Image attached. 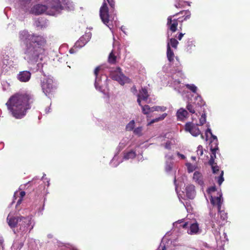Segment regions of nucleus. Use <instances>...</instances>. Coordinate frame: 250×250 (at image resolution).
<instances>
[{"label": "nucleus", "mask_w": 250, "mask_h": 250, "mask_svg": "<svg viewBox=\"0 0 250 250\" xmlns=\"http://www.w3.org/2000/svg\"><path fill=\"white\" fill-rule=\"evenodd\" d=\"M19 38L25 45L24 54L28 61L31 63L38 62L46 43L45 38L42 35L30 34L26 30L21 31Z\"/></svg>", "instance_id": "nucleus-1"}, {"label": "nucleus", "mask_w": 250, "mask_h": 250, "mask_svg": "<svg viewBox=\"0 0 250 250\" xmlns=\"http://www.w3.org/2000/svg\"><path fill=\"white\" fill-rule=\"evenodd\" d=\"M35 102L33 95L27 93H16L10 96L6 105L16 119H22Z\"/></svg>", "instance_id": "nucleus-2"}, {"label": "nucleus", "mask_w": 250, "mask_h": 250, "mask_svg": "<svg viewBox=\"0 0 250 250\" xmlns=\"http://www.w3.org/2000/svg\"><path fill=\"white\" fill-rule=\"evenodd\" d=\"M191 17L190 11H181L173 15L169 16L167 18V25L168 29L172 32H175L177 30L178 24L180 25V30H182L183 22L184 21L188 20Z\"/></svg>", "instance_id": "nucleus-3"}, {"label": "nucleus", "mask_w": 250, "mask_h": 250, "mask_svg": "<svg viewBox=\"0 0 250 250\" xmlns=\"http://www.w3.org/2000/svg\"><path fill=\"white\" fill-rule=\"evenodd\" d=\"M107 2L110 6V12L112 13L115 11L116 1L115 0H104L102 6L100 9V18L103 23L106 25L109 23L110 18L112 16V14L110 15L109 14V8Z\"/></svg>", "instance_id": "nucleus-4"}, {"label": "nucleus", "mask_w": 250, "mask_h": 250, "mask_svg": "<svg viewBox=\"0 0 250 250\" xmlns=\"http://www.w3.org/2000/svg\"><path fill=\"white\" fill-rule=\"evenodd\" d=\"M42 91L49 98H53L57 91V86L52 78L47 77L41 82Z\"/></svg>", "instance_id": "nucleus-5"}, {"label": "nucleus", "mask_w": 250, "mask_h": 250, "mask_svg": "<svg viewBox=\"0 0 250 250\" xmlns=\"http://www.w3.org/2000/svg\"><path fill=\"white\" fill-rule=\"evenodd\" d=\"M110 77L112 80L117 81L122 85L130 81L129 78L125 76L123 74L120 67H117L114 71H112L110 73Z\"/></svg>", "instance_id": "nucleus-6"}, {"label": "nucleus", "mask_w": 250, "mask_h": 250, "mask_svg": "<svg viewBox=\"0 0 250 250\" xmlns=\"http://www.w3.org/2000/svg\"><path fill=\"white\" fill-rule=\"evenodd\" d=\"M198 125V124L195 125L193 123H191V122H188V123H187L185 125V129L186 131L189 132L193 136L196 137L201 133Z\"/></svg>", "instance_id": "nucleus-7"}, {"label": "nucleus", "mask_w": 250, "mask_h": 250, "mask_svg": "<svg viewBox=\"0 0 250 250\" xmlns=\"http://www.w3.org/2000/svg\"><path fill=\"white\" fill-rule=\"evenodd\" d=\"M220 215V219L217 220L215 218V215L213 217H212L211 222H212V227L215 228V224L218 225L219 226H222V225H224L225 221L228 219V214L226 212H224V211H222L221 209H220V211L219 212Z\"/></svg>", "instance_id": "nucleus-8"}, {"label": "nucleus", "mask_w": 250, "mask_h": 250, "mask_svg": "<svg viewBox=\"0 0 250 250\" xmlns=\"http://www.w3.org/2000/svg\"><path fill=\"white\" fill-rule=\"evenodd\" d=\"M213 144H214V146H213ZM213 144H211L210 146V150L212 153L210 155V160L208 161L209 165L211 166L215 162L214 160L216 157V151L218 150V143H214Z\"/></svg>", "instance_id": "nucleus-9"}, {"label": "nucleus", "mask_w": 250, "mask_h": 250, "mask_svg": "<svg viewBox=\"0 0 250 250\" xmlns=\"http://www.w3.org/2000/svg\"><path fill=\"white\" fill-rule=\"evenodd\" d=\"M31 76V73L29 71H22L18 74L17 79L21 82H26L30 80Z\"/></svg>", "instance_id": "nucleus-10"}, {"label": "nucleus", "mask_w": 250, "mask_h": 250, "mask_svg": "<svg viewBox=\"0 0 250 250\" xmlns=\"http://www.w3.org/2000/svg\"><path fill=\"white\" fill-rule=\"evenodd\" d=\"M22 218H20V217H10L9 215L7 218V220L8 223V225L11 228L16 227L19 222L21 221Z\"/></svg>", "instance_id": "nucleus-11"}, {"label": "nucleus", "mask_w": 250, "mask_h": 250, "mask_svg": "<svg viewBox=\"0 0 250 250\" xmlns=\"http://www.w3.org/2000/svg\"><path fill=\"white\" fill-rule=\"evenodd\" d=\"M47 7L45 5H42V4H37L34 6L33 11L35 14L40 15L44 13L47 10Z\"/></svg>", "instance_id": "nucleus-12"}, {"label": "nucleus", "mask_w": 250, "mask_h": 250, "mask_svg": "<svg viewBox=\"0 0 250 250\" xmlns=\"http://www.w3.org/2000/svg\"><path fill=\"white\" fill-rule=\"evenodd\" d=\"M186 195L188 198H193L195 195V187L193 185H188L186 188Z\"/></svg>", "instance_id": "nucleus-13"}, {"label": "nucleus", "mask_w": 250, "mask_h": 250, "mask_svg": "<svg viewBox=\"0 0 250 250\" xmlns=\"http://www.w3.org/2000/svg\"><path fill=\"white\" fill-rule=\"evenodd\" d=\"M222 196H217L216 197H213L211 196L210 198L211 204L213 205H217L218 208V211H220L221 208V205L222 204V201L221 200Z\"/></svg>", "instance_id": "nucleus-14"}, {"label": "nucleus", "mask_w": 250, "mask_h": 250, "mask_svg": "<svg viewBox=\"0 0 250 250\" xmlns=\"http://www.w3.org/2000/svg\"><path fill=\"white\" fill-rule=\"evenodd\" d=\"M193 109L194 113L196 111H198L200 108H201L202 105H204V102H203L201 97H197L195 99V101L193 102Z\"/></svg>", "instance_id": "nucleus-15"}, {"label": "nucleus", "mask_w": 250, "mask_h": 250, "mask_svg": "<svg viewBox=\"0 0 250 250\" xmlns=\"http://www.w3.org/2000/svg\"><path fill=\"white\" fill-rule=\"evenodd\" d=\"M188 115V112L185 108H181L177 112V117L179 120H184Z\"/></svg>", "instance_id": "nucleus-16"}, {"label": "nucleus", "mask_w": 250, "mask_h": 250, "mask_svg": "<svg viewBox=\"0 0 250 250\" xmlns=\"http://www.w3.org/2000/svg\"><path fill=\"white\" fill-rule=\"evenodd\" d=\"M193 179L198 184L200 185V186H203L204 183L203 175L201 172H198V171H196L194 172Z\"/></svg>", "instance_id": "nucleus-17"}, {"label": "nucleus", "mask_w": 250, "mask_h": 250, "mask_svg": "<svg viewBox=\"0 0 250 250\" xmlns=\"http://www.w3.org/2000/svg\"><path fill=\"white\" fill-rule=\"evenodd\" d=\"M167 56L170 62H172V61H173L174 53L170 48V44L169 42H168L167 44Z\"/></svg>", "instance_id": "nucleus-18"}, {"label": "nucleus", "mask_w": 250, "mask_h": 250, "mask_svg": "<svg viewBox=\"0 0 250 250\" xmlns=\"http://www.w3.org/2000/svg\"><path fill=\"white\" fill-rule=\"evenodd\" d=\"M139 91L142 100L145 101H147L148 98L149 97L147 89L146 88V87H142Z\"/></svg>", "instance_id": "nucleus-19"}, {"label": "nucleus", "mask_w": 250, "mask_h": 250, "mask_svg": "<svg viewBox=\"0 0 250 250\" xmlns=\"http://www.w3.org/2000/svg\"><path fill=\"white\" fill-rule=\"evenodd\" d=\"M186 5H190V4L188 1L184 0H176L175 6L177 8H182V7H185Z\"/></svg>", "instance_id": "nucleus-20"}, {"label": "nucleus", "mask_w": 250, "mask_h": 250, "mask_svg": "<svg viewBox=\"0 0 250 250\" xmlns=\"http://www.w3.org/2000/svg\"><path fill=\"white\" fill-rule=\"evenodd\" d=\"M199 230V227L197 223H196L195 224H190L189 226V231H188V233L189 234L197 233V232H198Z\"/></svg>", "instance_id": "nucleus-21"}, {"label": "nucleus", "mask_w": 250, "mask_h": 250, "mask_svg": "<svg viewBox=\"0 0 250 250\" xmlns=\"http://www.w3.org/2000/svg\"><path fill=\"white\" fill-rule=\"evenodd\" d=\"M117 59V56L115 55L114 51L110 52L108 58V62L110 64H115Z\"/></svg>", "instance_id": "nucleus-22"}, {"label": "nucleus", "mask_w": 250, "mask_h": 250, "mask_svg": "<svg viewBox=\"0 0 250 250\" xmlns=\"http://www.w3.org/2000/svg\"><path fill=\"white\" fill-rule=\"evenodd\" d=\"M167 113H164L159 117H157L156 118L153 119L152 120H151L150 122L147 124V125H152V124L154 123V122H159V121L163 120V119H164L165 118L167 117Z\"/></svg>", "instance_id": "nucleus-23"}, {"label": "nucleus", "mask_w": 250, "mask_h": 250, "mask_svg": "<svg viewBox=\"0 0 250 250\" xmlns=\"http://www.w3.org/2000/svg\"><path fill=\"white\" fill-rule=\"evenodd\" d=\"M136 156V153L135 151H129L128 152L125 153L124 155V158L125 159H134Z\"/></svg>", "instance_id": "nucleus-24"}, {"label": "nucleus", "mask_w": 250, "mask_h": 250, "mask_svg": "<svg viewBox=\"0 0 250 250\" xmlns=\"http://www.w3.org/2000/svg\"><path fill=\"white\" fill-rule=\"evenodd\" d=\"M142 110L144 114H149L151 112H153L152 107H150L148 105H142Z\"/></svg>", "instance_id": "nucleus-25"}, {"label": "nucleus", "mask_w": 250, "mask_h": 250, "mask_svg": "<svg viewBox=\"0 0 250 250\" xmlns=\"http://www.w3.org/2000/svg\"><path fill=\"white\" fill-rule=\"evenodd\" d=\"M21 217H22V219H21V221L19 223L20 225L26 226V225H29L30 224L31 218H29V217L21 216Z\"/></svg>", "instance_id": "nucleus-26"}, {"label": "nucleus", "mask_w": 250, "mask_h": 250, "mask_svg": "<svg viewBox=\"0 0 250 250\" xmlns=\"http://www.w3.org/2000/svg\"><path fill=\"white\" fill-rule=\"evenodd\" d=\"M135 125L134 120H131L125 126V129L127 131L133 130Z\"/></svg>", "instance_id": "nucleus-27"}, {"label": "nucleus", "mask_w": 250, "mask_h": 250, "mask_svg": "<svg viewBox=\"0 0 250 250\" xmlns=\"http://www.w3.org/2000/svg\"><path fill=\"white\" fill-rule=\"evenodd\" d=\"M167 108L166 106H160V105H154V106H152V112L155 111H166Z\"/></svg>", "instance_id": "nucleus-28"}, {"label": "nucleus", "mask_w": 250, "mask_h": 250, "mask_svg": "<svg viewBox=\"0 0 250 250\" xmlns=\"http://www.w3.org/2000/svg\"><path fill=\"white\" fill-rule=\"evenodd\" d=\"M187 108L188 110L189 111L190 113H195L193 102H188V103L187 105Z\"/></svg>", "instance_id": "nucleus-29"}, {"label": "nucleus", "mask_w": 250, "mask_h": 250, "mask_svg": "<svg viewBox=\"0 0 250 250\" xmlns=\"http://www.w3.org/2000/svg\"><path fill=\"white\" fill-rule=\"evenodd\" d=\"M170 45L172 46L174 48H177V45L179 44V42L177 40L175 39V38H171L170 39Z\"/></svg>", "instance_id": "nucleus-30"}, {"label": "nucleus", "mask_w": 250, "mask_h": 250, "mask_svg": "<svg viewBox=\"0 0 250 250\" xmlns=\"http://www.w3.org/2000/svg\"><path fill=\"white\" fill-rule=\"evenodd\" d=\"M186 86L188 89H189L191 92H196L197 90V87L195 84H187L186 85Z\"/></svg>", "instance_id": "nucleus-31"}, {"label": "nucleus", "mask_w": 250, "mask_h": 250, "mask_svg": "<svg viewBox=\"0 0 250 250\" xmlns=\"http://www.w3.org/2000/svg\"><path fill=\"white\" fill-rule=\"evenodd\" d=\"M213 172L215 174H217V173L220 172L219 167L218 165H217L216 163H214V164L211 166Z\"/></svg>", "instance_id": "nucleus-32"}, {"label": "nucleus", "mask_w": 250, "mask_h": 250, "mask_svg": "<svg viewBox=\"0 0 250 250\" xmlns=\"http://www.w3.org/2000/svg\"><path fill=\"white\" fill-rule=\"evenodd\" d=\"M224 172L223 170L220 171L219 176L218 177V183L219 186L222 184L223 181L224 180L223 177Z\"/></svg>", "instance_id": "nucleus-33"}, {"label": "nucleus", "mask_w": 250, "mask_h": 250, "mask_svg": "<svg viewBox=\"0 0 250 250\" xmlns=\"http://www.w3.org/2000/svg\"><path fill=\"white\" fill-rule=\"evenodd\" d=\"M206 121V115L205 114H202L200 119L199 125H203Z\"/></svg>", "instance_id": "nucleus-34"}, {"label": "nucleus", "mask_w": 250, "mask_h": 250, "mask_svg": "<svg viewBox=\"0 0 250 250\" xmlns=\"http://www.w3.org/2000/svg\"><path fill=\"white\" fill-rule=\"evenodd\" d=\"M142 127H138L134 129V133L139 135V136H141L142 134Z\"/></svg>", "instance_id": "nucleus-35"}, {"label": "nucleus", "mask_w": 250, "mask_h": 250, "mask_svg": "<svg viewBox=\"0 0 250 250\" xmlns=\"http://www.w3.org/2000/svg\"><path fill=\"white\" fill-rule=\"evenodd\" d=\"M101 69V66H97V67H96V68L95 69L94 71V75L96 77V82L95 83L96 86V83H97V77L99 75V71Z\"/></svg>", "instance_id": "nucleus-36"}, {"label": "nucleus", "mask_w": 250, "mask_h": 250, "mask_svg": "<svg viewBox=\"0 0 250 250\" xmlns=\"http://www.w3.org/2000/svg\"><path fill=\"white\" fill-rule=\"evenodd\" d=\"M188 167V172H192V171H193L194 169V167L191 164H190V163H188L187 165Z\"/></svg>", "instance_id": "nucleus-37"}, {"label": "nucleus", "mask_w": 250, "mask_h": 250, "mask_svg": "<svg viewBox=\"0 0 250 250\" xmlns=\"http://www.w3.org/2000/svg\"><path fill=\"white\" fill-rule=\"evenodd\" d=\"M137 103L138 104L141 106V107H142V104H141V101H142V98H141V96L140 95V92L139 91V93L137 95Z\"/></svg>", "instance_id": "nucleus-38"}, {"label": "nucleus", "mask_w": 250, "mask_h": 250, "mask_svg": "<svg viewBox=\"0 0 250 250\" xmlns=\"http://www.w3.org/2000/svg\"><path fill=\"white\" fill-rule=\"evenodd\" d=\"M84 37H82V38H80L79 41L76 42V44H78L79 45H81V46L84 45V44H85V42H83V44H81V42H83V40H84Z\"/></svg>", "instance_id": "nucleus-39"}, {"label": "nucleus", "mask_w": 250, "mask_h": 250, "mask_svg": "<svg viewBox=\"0 0 250 250\" xmlns=\"http://www.w3.org/2000/svg\"><path fill=\"white\" fill-rule=\"evenodd\" d=\"M211 136L212 138L213 139V141L211 142V144H213V146H214V143H218L217 137L214 136L213 134H211Z\"/></svg>", "instance_id": "nucleus-40"}, {"label": "nucleus", "mask_w": 250, "mask_h": 250, "mask_svg": "<svg viewBox=\"0 0 250 250\" xmlns=\"http://www.w3.org/2000/svg\"><path fill=\"white\" fill-rule=\"evenodd\" d=\"M53 8L55 9V10H59V9L61 7V4L60 2H58L57 4L56 5H53L52 6Z\"/></svg>", "instance_id": "nucleus-41"}, {"label": "nucleus", "mask_w": 250, "mask_h": 250, "mask_svg": "<svg viewBox=\"0 0 250 250\" xmlns=\"http://www.w3.org/2000/svg\"><path fill=\"white\" fill-rule=\"evenodd\" d=\"M171 146V143L170 142V141H167L165 145V147H166V148L167 149H170Z\"/></svg>", "instance_id": "nucleus-42"}, {"label": "nucleus", "mask_w": 250, "mask_h": 250, "mask_svg": "<svg viewBox=\"0 0 250 250\" xmlns=\"http://www.w3.org/2000/svg\"><path fill=\"white\" fill-rule=\"evenodd\" d=\"M198 152H200V155L202 156L203 154V146L201 145H199L198 146Z\"/></svg>", "instance_id": "nucleus-43"}, {"label": "nucleus", "mask_w": 250, "mask_h": 250, "mask_svg": "<svg viewBox=\"0 0 250 250\" xmlns=\"http://www.w3.org/2000/svg\"><path fill=\"white\" fill-rule=\"evenodd\" d=\"M25 195H26V192H25V191H21L20 192V197H21V198L22 201L23 200V198L24 196H25Z\"/></svg>", "instance_id": "nucleus-44"}, {"label": "nucleus", "mask_w": 250, "mask_h": 250, "mask_svg": "<svg viewBox=\"0 0 250 250\" xmlns=\"http://www.w3.org/2000/svg\"><path fill=\"white\" fill-rule=\"evenodd\" d=\"M184 34L182 33V32H180L178 34V36H177L178 39L179 40H181L182 38L184 36Z\"/></svg>", "instance_id": "nucleus-45"}, {"label": "nucleus", "mask_w": 250, "mask_h": 250, "mask_svg": "<svg viewBox=\"0 0 250 250\" xmlns=\"http://www.w3.org/2000/svg\"><path fill=\"white\" fill-rule=\"evenodd\" d=\"M131 91L133 92L134 94H136L137 92V89L136 88V86H133V87L131 88Z\"/></svg>", "instance_id": "nucleus-46"}, {"label": "nucleus", "mask_w": 250, "mask_h": 250, "mask_svg": "<svg viewBox=\"0 0 250 250\" xmlns=\"http://www.w3.org/2000/svg\"><path fill=\"white\" fill-rule=\"evenodd\" d=\"M188 226V222H185V223H183V224L180 225V226H182V227H183L184 228H187Z\"/></svg>", "instance_id": "nucleus-47"}, {"label": "nucleus", "mask_w": 250, "mask_h": 250, "mask_svg": "<svg viewBox=\"0 0 250 250\" xmlns=\"http://www.w3.org/2000/svg\"><path fill=\"white\" fill-rule=\"evenodd\" d=\"M171 169H172L171 165L169 164V165H167V166L166 167V169L167 170V171H170V170H171Z\"/></svg>", "instance_id": "nucleus-48"}, {"label": "nucleus", "mask_w": 250, "mask_h": 250, "mask_svg": "<svg viewBox=\"0 0 250 250\" xmlns=\"http://www.w3.org/2000/svg\"><path fill=\"white\" fill-rule=\"evenodd\" d=\"M208 190L210 192V191L213 192V191H215V190H216V188L215 187H210V188H209Z\"/></svg>", "instance_id": "nucleus-49"}, {"label": "nucleus", "mask_w": 250, "mask_h": 250, "mask_svg": "<svg viewBox=\"0 0 250 250\" xmlns=\"http://www.w3.org/2000/svg\"><path fill=\"white\" fill-rule=\"evenodd\" d=\"M21 202H22V200H21V197L20 196V198L18 200V201L17 202L16 206L17 207V206L20 205V204H21Z\"/></svg>", "instance_id": "nucleus-50"}, {"label": "nucleus", "mask_w": 250, "mask_h": 250, "mask_svg": "<svg viewBox=\"0 0 250 250\" xmlns=\"http://www.w3.org/2000/svg\"><path fill=\"white\" fill-rule=\"evenodd\" d=\"M4 247L2 241L0 240V250H3Z\"/></svg>", "instance_id": "nucleus-51"}, {"label": "nucleus", "mask_w": 250, "mask_h": 250, "mask_svg": "<svg viewBox=\"0 0 250 250\" xmlns=\"http://www.w3.org/2000/svg\"><path fill=\"white\" fill-rule=\"evenodd\" d=\"M208 132H209L210 134H212L211 130L210 128H208L206 130V134H207Z\"/></svg>", "instance_id": "nucleus-52"}, {"label": "nucleus", "mask_w": 250, "mask_h": 250, "mask_svg": "<svg viewBox=\"0 0 250 250\" xmlns=\"http://www.w3.org/2000/svg\"><path fill=\"white\" fill-rule=\"evenodd\" d=\"M182 158H183V159H184V158H185V156L183 155V154H180Z\"/></svg>", "instance_id": "nucleus-53"}, {"label": "nucleus", "mask_w": 250, "mask_h": 250, "mask_svg": "<svg viewBox=\"0 0 250 250\" xmlns=\"http://www.w3.org/2000/svg\"><path fill=\"white\" fill-rule=\"evenodd\" d=\"M178 222H179V223H181V222H183V221H177V222H176V223H178Z\"/></svg>", "instance_id": "nucleus-54"}, {"label": "nucleus", "mask_w": 250, "mask_h": 250, "mask_svg": "<svg viewBox=\"0 0 250 250\" xmlns=\"http://www.w3.org/2000/svg\"><path fill=\"white\" fill-rule=\"evenodd\" d=\"M201 137L202 138H204V136H203V135H202V134H201Z\"/></svg>", "instance_id": "nucleus-55"}, {"label": "nucleus", "mask_w": 250, "mask_h": 250, "mask_svg": "<svg viewBox=\"0 0 250 250\" xmlns=\"http://www.w3.org/2000/svg\"><path fill=\"white\" fill-rule=\"evenodd\" d=\"M162 250H166L165 247H164L163 249Z\"/></svg>", "instance_id": "nucleus-56"}]
</instances>
